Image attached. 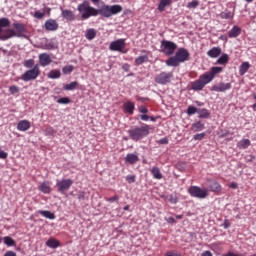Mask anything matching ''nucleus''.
Returning a JSON list of instances; mask_svg holds the SVG:
<instances>
[{
  "instance_id": "24",
  "label": "nucleus",
  "mask_w": 256,
  "mask_h": 256,
  "mask_svg": "<svg viewBox=\"0 0 256 256\" xmlns=\"http://www.w3.org/2000/svg\"><path fill=\"white\" fill-rule=\"evenodd\" d=\"M85 37L88 41H93L97 37V30L95 28H89L85 32Z\"/></svg>"
},
{
  "instance_id": "58",
  "label": "nucleus",
  "mask_w": 256,
  "mask_h": 256,
  "mask_svg": "<svg viewBox=\"0 0 256 256\" xmlns=\"http://www.w3.org/2000/svg\"><path fill=\"white\" fill-rule=\"evenodd\" d=\"M165 256H181V254L177 252H167Z\"/></svg>"
},
{
  "instance_id": "54",
  "label": "nucleus",
  "mask_w": 256,
  "mask_h": 256,
  "mask_svg": "<svg viewBox=\"0 0 256 256\" xmlns=\"http://www.w3.org/2000/svg\"><path fill=\"white\" fill-rule=\"evenodd\" d=\"M108 203H115V201H119V196H113L107 199Z\"/></svg>"
},
{
  "instance_id": "49",
  "label": "nucleus",
  "mask_w": 256,
  "mask_h": 256,
  "mask_svg": "<svg viewBox=\"0 0 256 256\" xmlns=\"http://www.w3.org/2000/svg\"><path fill=\"white\" fill-rule=\"evenodd\" d=\"M193 139L194 141H201L205 139V132L194 135Z\"/></svg>"
},
{
  "instance_id": "22",
  "label": "nucleus",
  "mask_w": 256,
  "mask_h": 256,
  "mask_svg": "<svg viewBox=\"0 0 256 256\" xmlns=\"http://www.w3.org/2000/svg\"><path fill=\"white\" fill-rule=\"evenodd\" d=\"M60 245L61 243L59 242V240L55 238H49L46 241V247H49L50 249H57V247H59Z\"/></svg>"
},
{
  "instance_id": "28",
  "label": "nucleus",
  "mask_w": 256,
  "mask_h": 256,
  "mask_svg": "<svg viewBox=\"0 0 256 256\" xmlns=\"http://www.w3.org/2000/svg\"><path fill=\"white\" fill-rule=\"evenodd\" d=\"M204 88H205V85L200 80V78L192 83L193 91H203Z\"/></svg>"
},
{
  "instance_id": "13",
  "label": "nucleus",
  "mask_w": 256,
  "mask_h": 256,
  "mask_svg": "<svg viewBox=\"0 0 256 256\" xmlns=\"http://www.w3.org/2000/svg\"><path fill=\"white\" fill-rule=\"evenodd\" d=\"M38 59L41 67H47L53 63V58L48 53L39 54Z\"/></svg>"
},
{
  "instance_id": "20",
  "label": "nucleus",
  "mask_w": 256,
  "mask_h": 256,
  "mask_svg": "<svg viewBox=\"0 0 256 256\" xmlns=\"http://www.w3.org/2000/svg\"><path fill=\"white\" fill-rule=\"evenodd\" d=\"M241 35V28L239 26H233L232 29L228 32V37L230 39H235Z\"/></svg>"
},
{
  "instance_id": "23",
  "label": "nucleus",
  "mask_w": 256,
  "mask_h": 256,
  "mask_svg": "<svg viewBox=\"0 0 256 256\" xmlns=\"http://www.w3.org/2000/svg\"><path fill=\"white\" fill-rule=\"evenodd\" d=\"M199 79L203 82L204 85H209L211 81H213V75H211L209 72H206L202 74Z\"/></svg>"
},
{
  "instance_id": "8",
  "label": "nucleus",
  "mask_w": 256,
  "mask_h": 256,
  "mask_svg": "<svg viewBox=\"0 0 256 256\" xmlns=\"http://www.w3.org/2000/svg\"><path fill=\"white\" fill-rule=\"evenodd\" d=\"M41 73V70L39 69V65H35L30 70H27L24 74H22L21 79L22 81L28 82V81H35L39 77V74Z\"/></svg>"
},
{
  "instance_id": "33",
  "label": "nucleus",
  "mask_w": 256,
  "mask_h": 256,
  "mask_svg": "<svg viewBox=\"0 0 256 256\" xmlns=\"http://www.w3.org/2000/svg\"><path fill=\"white\" fill-rule=\"evenodd\" d=\"M218 65H227L229 63V55L227 54H222L221 57L218 58L216 61Z\"/></svg>"
},
{
  "instance_id": "51",
  "label": "nucleus",
  "mask_w": 256,
  "mask_h": 256,
  "mask_svg": "<svg viewBox=\"0 0 256 256\" xmlns=\"http://www.w3.org/2000/svg\"><path fill=\"white\" fill-rule=\"evenodd\" d=\"M139 113H143L145 115L146 113H149V110L145 106H140L138 108Z\"/></svg>"
},
{
  "instance_id": "35",
  "label": "nucleus",
  "mask_w": 256,
  "mask_h": 256,
  "mask_svg": "<svg viewBox=\"0 0 256 256\" xmlns=\"http://www.w3.org/2000/svg\"><path fill=\"white\" fill-rule=\"evenodd\" d=\"M192 129L194 132L203 131V129H205V124H203L201 121H198L192 124Z\"/></svg>"
},
{
  "instance_id": "45",
  "label": "nucleus",
  "mask_w": 256,
  "mask_h": 256,
  "mask_svg": "<svg viewBox=\"0 0 256 256\" xmlns=\"http://www.w3.org/2000/svg\"><path fill=\"white\" fill-rule=\"evenodd\" d=\"M45 49H46L47 51H51V50H53V49H57V45L55 44V42L49 41V42H46V43H45Z\"/></svg>"
},
{
  "instance_id": "11",
  "label": "nucleus",
  "mask_w": 256,
  "mask_h": 256,
  "mask_svg": "<svg viewBox=\"0 0 256 256\" xmlns=\"http://www.w3.org/2000/svg\"><path fill=\"white\" fill-rule=\"evenodd\" d=\"M71 185H73V180L71 179L57 180L56 183V186L58 187V192L62 193V195H64L65 191H69Z\"/></svg>"
},
{
  "instance_id": "46",
  "label": "nucleus",
  "mask_w": 256,
  "mask_h": 256,
  "mask_svg": "<svg viewBox=\"0 0 256 256\" xmlns=\"http://www.w3.org/2000/svg\"><path fill=\"white\" fill-rule=\"evenodd\" d=\"M195 113H199V109H197L195 106H188L187 108V115H195Z\"/></svg>"
},
{
  "instance_id": "56",
  "label": "nucleus",
  "mask_w": 256,
  "mask_h": 256,
  "mask_svg": "<svg viewBox=\"0 0 256 256\" xmlns=\"http://www.w3.org/2000/svg\"><path fill=\"white\" fill-rule=\"evenodd\" d=\"M140 119H141V121H149L150 116L147 114H142V115H140Z\"/></svg>"
},
{
  "instance_id": "47",
  "label": "nucleus",
  "mask_w": 256,
  "mask_h": 256,
  "mask_svg": "<svg viewBox=\"0 0 256 256\" xmlns=\"http://www.w3.org/2000/svg\"><path fill=\"white\" fill-rule=\"evenodd\" d=\"M57 103H59L60 105H69V103H71V99H69L68 97H62L57 100Z\"/></svg>"
},
{
  "instance_id": "17",
  "label": "nucleus",
  "mask_w": 256,
  "mask_h": 256,
  "mask_svg": "<svg viewBox=\"0 0 256 256\" xmlns=\"http://www.w3.org/2000/svg\"><path fill=\"white\" fill-rule=\"evenodd\" d=\"M31 129V122L29 120H20L17 124L18 131H29Z\"/></svg>"
},
{
  "instance_id": "63",
  "label": "nucleus",
  "mask_w": 256,
  "mask_h": 256,
  "mask_svg": "<svg viewBox=\"0 0 256 256\" xmlns=\"http://www.w3.org/2000/svg\"><path fill=\"white\" fill-rule=\"evenodd\" d=\"M219 39H221L222 41H227V36L221 35V36L219 37Z\"/></svg>"
},
{
  "instance_id": "4",
  "label": "nucleus",
  "mask_w": 256,
  "mask_h": 256,
  "mask_svg": "<svg viewBox=\"0 0 256 256\" xmlns=\"http://www.w3.org/2000/svg\"><path fill=\"white\" fill-rule=\"evenodd\" d=\"M99 15L102 17H106L109 19V17H113V15H119L121 11H123V6L116 4V5H102L99 9Z\"/></svg>"
},
{
  "instance_id": "6",
  "label": "nucleus",
  "mask_w": 256,
  "mask_h": 256,
  "mask_svg": "<svg viewBox=\"0 0 256 256\" xmlns=\"http://www.w3.org/2000/svg\"><path fill=\"white\" fill-rule=\"evenodd\" d=\"M188 193L191 197H196V199H206V197H209V189L199 186H191L188 189Z\"/></svg>"
},
{
  "instance_id": "5",
  "label": "nucleus",
  "mask_w": 256,
  "mask_h": 256,
  "mask_svg": "<svg viewBox=\"0 0 256 256\" xmlns=\"http://www.w3.org/2000/svg\"><path fill=\"white\" fill-rule=\"evenodd\" d=\"M13 27L14 29H7V35L3 36L2 39H6V41H8V39H13V37H24L25 25L21 23H14Z\"/></svg>"
},
{
  "instance_id": "18",
  "label": "nucleus",
  "mask_w": 256,
  "mask_h": 256,
  "mask_svg": "<svg viewBox=\"0 0 256 256\" xmlns=\"http://www.w3.org/2000/svg\"><path fill=\"white\" fill-rule=\"evenodd\" d=\"M209 189L212 193H221V191H223V187L217 180H214L209 184Z\"/></svg>"
},
{
  "instance_id": "21",
  "label": "nucleus",
  "mask_w": 256,
  "mask_h": 256,
  "mask_svg": "<svg viewBox=\"0 0 256 256\" xmlns=\"http://www.w3.org/2000/svg\"><path fill=\"white\" fill-rule=\"evenodd\" d=\"M208 57H211V59H217L219 55H221V48L219 47H213L207 52Z\"/></svg>"
},
{
  "instance_id": "16",
  "label": "nucleus",
  "mask_w": 256,
  "mask_h": 256,
  "mask_svg": "<svg viewBox=\"0 0 256 256\" xmlns=\"http://www.w3.org/2000/svg\"><path fill=\"white\" fill-rule=\"evenodd\" d=\"M44 27L46 31H57V29H59V24L56 20L49 19L48 21L45 22Z\"/></svg>"
},
{
  "instance_id": "15",
  "label": "nucleus",
  "mask_w": 256,
  "mask_h": 256,
  "mask_svg": "<svg viewBox=\"0 0 256 256\" xmlns=\"http://www.w3.org/2000/svg\"><path fill=\"white\" fill-rule=\"evenodd\" d=\"M60 10L63 19H65L66 21H75V13H73V11L63 8H60Z\"/></svg>"
},
{
  "instance_id": "62",
  "label": "nucleus",
  "mask_w": 256,
  "mask_h": 256,
  "mask_svg": "<svg viewBox=\"0 0 256 256\" xmlns=\"http://www.w3.org/2000/svg\"><path fill=\"white\" fill-rule=\"evenodd\" d=\"M230 187H231V189H237V183L232 182V183L230 184Z\"/></svg>"
},
{
  "instance_id": "36",
  "label": "nucleus",
  "mask_w": 256,
  "mask_h": 256,
  "mask_svg": "<svg viewBox=\"0 0 256 256\" xmlns=\"http://www.w3.org/2000/svg\"><path fill=\"white\" fill-rule=\"evenodd\" d=\"M222 71L223 68L216 66L212 67L208 73H210V75H212V78L215 79V75H219V73H222Z\"/></svg>"
},
{
  "instance_id": "39",
  "label": "nucleus",
  "mask_w": 256,
  "mask_h": 256,
  "mask_svg": "<svg viewBox=\"0 0 256 256\" xmlns=\"http://www.w3.org/2000/svg\"><path fill=\"white\" fill-rule=\"evenodd\" d=\"M77 85H79V83L77 81H74L69 84H66L64 86V89L65 91H74V89H77Z\"/></svg>"
},
{
  "instance_id": "25",
  "label": "nucleus",
  "mask_w": 256,
  "mask_h": 256,
  "mask_svg": "<svg viewBox=\"0 0 256 256\" xmlns=\"http://www.w3.org/2000/svg\"><path fill=\"white\" fill-rule=\"evenodd\" d=\"M124 111L129 115H133V112L135 111V103L131 101L124 103Z\"/></svg>"
},
{
  "instance_id": "26",
  "label": "nucleus",
  "mask_w": 256,
  "mask_h": 256,
  "mask_svg": "<svg viewBox=\"0 0 256 256\" xmlns=\"http://www.w3.org/2000/svg\"><path fill=\"white\" fill-rule=\"evenodd\" d=\"M250 68H251V64H249V62H243L239 66V75L243 77V75H245V73H247V71H249Z\"/></svg>"
},
{
  "instance_id": "52",
  "label": "nucleus",
  "mask_w": 256,
  "mask_h": 256,
  "mask_svg": "<svg viewBox=\"0 0 256 256\" xmlns=\"http://www.w3.org/2000/svg\"><path fill=\"white\" fill-rule=\"evenodd\" d=\"M126 181H128V183H135V176L134 175L126 176Z\"/></svg>"
},
{
  "instance_id": "40",
  "label": "nucleus",
  "mask_w": 256,
  "mask_h": 256,
  "mask_svg": "<svg viewBox=\"0 0 256 256\" xmlns=\"http://www.w3.org/2000/svg\"><path fill=\"white\" fill-rule=\"evenodd\" d=\"M23 66L26 67V69H33L35 67V60L28 59L23 62Z\"/></svg>"
},
{
  "instance_id": "44",
  "label": "nucleus",
  "mask_w": 256,
  "mask_h": 256,
  "mask_svg": "<svg viewBox=\"0 0 256 256\" xmlns=\"http://www.w3.org/2000/svg\"><path fill=\"white\" fill-rule=\"evenodd\" d=\"M187 9H197L199 7V1L198 0H192L191 2L187 3Z\"/></svg>"
},
{
  "instance_id": "30",
  "label": "nucleus",
  "mask_w": 256,
  "mask_h": 256,
  "mask_svg": "<svg viewBox=\"0 0 256 256\" xmlns=\"http://www.w3.org/2000/svg\"><path fill=\"white\" fill-rule=\"evenodd\" d=\"M38 213L40 215H42V217H45L46 219H50V220H53L55 219V214H53L51 211L49 210H40L38 211Z\"/></svg>"
},
{
  "instance_id": "1",
  "label": "nucleus",
  "mask_w": 256,
  "mask_h": 256,
  "mask_svg": "<svg viewBox=\"0 0 256 256\" xmlns=\"http://www.w3.org/2000/svg\"><path fill=\"white\" fill-rule=\"evenodd\" d=\"M189 51L185 48H179L174 56L166 60L167 67H179L181 63L189 61Z\"/></svg>"
},
{
  "instance_id": "34",
  "label": "nucleus",
  "mask_w": 256,
  "mask_h": 256,
  "mask_svg": "<svg viewBox=\"0 0 256 256\" xmlns=\"http://www.w3.org/2000/svg\"><path fill=\"white\" fill-rule=\"evenodd\" d=\"M61 77V71L54 69L48 73V79H59Z\"/></svg>"
},
{
  "instance_id": "59",
  "label": "nucleus",
  "mask_w": 256,
  "mask_h": 256,
  "mask_svg": "<svg viewBox=\"0 0 256 256\" xmlns=\"http://www.w3.org/2000/svg\"><path fill=\"white\" fill-rule=\"evenodd\" d=\"M202 256H213V253H211V251L207 250L202 253Z\"/></svg>"
},
{
  "instance_id": "43",
  "label": "nucleus",
  "mask_w": 256,
  "mask_h": 256,
  "mask_svg": "<svg viewBox=\"0 0 256 256\" xmlns=\"http://www.w3.org/2000/svg\"><path fill=\"white\" fill-rule=\"evenodd\" d=\"M4 243L7 245V247H15V240L9 236L4 237Z\"/></svg>"
},
{
  "instance_id": "14",
  "label": "nucleus",
  "mask_w": 256,
  "mask_h": 256,
  "mask_svg": "<svg viewBox=\"0 0 256 256\" xmlns=\"http://www.w3.org/2000/svg\"><path fill=\"white\" fill-rule=\"evenodd\" d=\"M229 89H231V83H218L212 87V91H216L217 93H223L229 91Z\"/></svg>"
},
{
  "instance_id": "53",
  "label": "nucleus",
  "mask_w": 256,
  "mask_h": 256,
  "mask_svg": "<svg viewBox=\"0 0 256 256\" xmlns=\"http://www.w3.org/2000/svg\"><path fill=\"white\" fill-rule=\"evenodd\" d=\"M159 145H167V143H169V139L167 138H161L160 140H158Z\"/></svg>"
},
{
  "instance_id": "7",
  "label": "nucleus",
  "mask_w": 256,
  "mask_h": 256,
  "mask_svg": "<svg viewBox=\"0 0 256 256\" xmlns=\"http://www.w3.org/2000/svg\"><path fill=\"white\" fill-rule=\"evenodd\" d=\"M161 51L166 55L167 57H171L175 51H177V45L175 42H171L169 40H163L161 41Z\"/></svg>"
},
{
  "instance_id": "19",
  "label": "nucleus",
  "mask_w": 256,
  "mask_h": 256,
  "mask_svg": "<svg viewBox=\"0 0 256 256\" xmlns=\"http://www.w3.org/2000/svg\"><path fill=\"white\" fill-rule=\"evenodd\" d=\"M137 161H139V155L137 154L129 153L125 157V163H129V165H135Z\"/></svg>"
},
{
  "instance_id": "2",
  "label": "nucleus",
  "mask_w": 256,
  "mask_h": 256,
  "mask_svg": "<svg viewBox=\"0 0 256 256\" xmlns=\"http://www.w3.org/2000/svg\"><path fill=\"white\" fill-rule=\"evenodd\" d=\"M149 131H151V127L147 124H142L141 127L134 126L130 128L128 135L132 141H141V139H145L149 135Z\"/></svg>"
},
{
  "instance_id": "3",
  "label": "nucleus",
  "mask_w": 256,
  "mask_h": 256,
  "mask_svg": "<svg viewBox=\"0 0 256 256\" xmlns=\"http://www.w3.org/2000/svg\"><path fill=\"white\" fill-rule=\"evenodd\" d=\"M77 10L79 11L81 19L83 20H87L90 17H97V15H99V9L89 5V1L87 0H84L81 4H79Z\"/></svg>"
},
{
  "instance_id": "60",
  "label": "nucleus",
  "mask_w": 256,
  "mask_h": 256,
  "mask_svg": "<svg viewBox=\"0 0 256 256\" xmlns=\"http://www.w3.org/2000/svg\"><path fill=\"white\" fill-rule=\"evenodd\" d=\"M78 199H85V192H80L79 194H78Z\"/></svg>"
},
{
  "instance_id": "29",
  "label": "nucleus",
  "mask_w": 256,
  "mask_h": 256,
  "mask_svg": "<svg viewBox=\"0 0 256 256\" xmlns=\"http://www.w3.org/2000/svg\"><path fill=\"white\" fill-rule=\"evenodd\" d=\"M151 174L153 175L154 179H163V174L161 173V170L159 169V167H153L151 169Z\"/></svg>"
},
{
  "instance_id": "41",
  "label": "nucleus",
  "mask_w": 256,
  "mask_h": 256,
  "mask_svg": "<svg viewBox=\"0 0 256 256\" xmlns=\"http://www.w3.org/2000/svg\"><path fill=\"white\" fill-rule=\"evenodd\" d=\"M221 19H233V12L225 10L220 14Z\"/></svg>"
},
{
  "instance_id": "61",
  "label": "nucleus",
  "mask_w": 256,
  "mask_h": 256,
  "mask_svg": "<svg viewBox=\"0 0 256 256\" xmlns=\"http://www.w3.org/2000/svg\"><path fill=\"white\" fill-rule=\"evenodd\" d=\"M167 223H175V218H173V217H169L168 219H167Z\"/></svg>"
},
{
  "instance_id": "48",
  "label": "nucleus",
  "mask_w": 256,
  "mask_h": 256,
  "mask_svg": "<svg viewBox=\"0 0 256 256\" xmlns=\"http://www.w3.org/2000/svg\"><path fill=\"white\" fill-rule=\"evenodd\" d=\"M9 91L11 95H17L19 93V88L16 85L10 86Z\"/></svg>"
},
{
  "instance_id": "31",
  "label": "nucleus",
  "mask_w": 256,
  "mask_h": 256,
  "mask_svg": "<svg viewBox=\"0 0 256 256\" xmlns=\"http://www.w3.org/2000/svg\"><path fill=\"white\" fill-rule=\"evenodd\" d=\"M171 3H172L171 0H160V3L158 5V11L162 13V11H165V8L169 7Z\"/></svg>"
},
{
  "instance_id": "10",
  "label": "nucleus",
  "mask_w": 256,
  "mask_h": 256,
  "mask_svg": "<svg viewBox=\"0 0 256 256\" xmlns=\"http://www.w3.org/2000/svg\"><path fill=\"white\" fill-rule=\"evenodd\" d=\"M173 79V72H161L155 77V83L158 85H167Z\"/></svg>"
},
{
  "instance_id": "27",
  "label": "nucleus",
  "mask_w": 256,
  "mask_h": 256,
  "mask_svg": "<svg viewBox=\"0 0 256 256\" xmlns=\"http://www.w3.org/2000/svg\"><path fill=\"white\" fill-rule=\"evenodd\" d=\"M251 146V140L242 139L237 143L238 149H248Z\"/></svg>"
},
{
  "instance_id": "9",
  "label": "nucleus",
  "mask_w": 256,
  "mask_h": 256,
  "mask_svg": "<svg viewBox=\"0 0 256 256\" xmlns=\"http://www.w3.org/2000/svg\"><path fill=\"white\" fill-rule=\"evenodd\" d=\"M126 47L125 39L120 38L110 43V51H118V53H127V50H124Z\"/></svg>"
},
{
  "instance_id": "57",
  "label": "nucleus",
  "mask_w": 256,
  "mask_h": 256,
  "mask_svg": "<svg viewBox=\"0 0 256 256\" xmlns=\"http://www.w3.org/2000/svg\"><path fill=\"white\" fill-rule=\"evenodd\" d=\"M223 227L224 229H229L231 227L229 220H224Z\"/></svg>"
},
{
  "instance_id": "37",
  "label": "nucleus",
  "mask_w": 256,
  "mask_h": 256,
  "mask_svg": "<svg viewBox=\"0 0 256 256\" xmlns=\"http://www.w3.org/2000/svg\"><path fill=\"white\" fill-rule=\"evenodd\" d=\"M39 190L42 192V193H51V186H49V184L47 183H42L40 186H39Z\"/></svg>"
},
{
  "instance_id": "32",
  "label": "nucleus",
  "mask_w": 256,
  "mask_h": 256,
  "mask_svg": "<svg viewBox=\"0 0 256 256\" xmlns=\"http://www.w3.org/2000/svg\"><path fill=\"white\" fill-rule=\"evenodd\" d=\"M211 113H209V110L205 108L198 109V117L199 119H207Z\"/></svg>"
},
{
  "instance_id": "12",
  "label": "nucleus",
  "mask_w": 256,
  "mask_h": 256,
  "mask_svg": "<svg viewBox=\"0 0 256 256\" xmlns=\"http://www.w3.org/2000/svg\"><path fill=\"white\" fill-rule=\"evenodd\" d=\"M9 25H11L9 18L0 19V41H7V39L3 38L7 37V29L3 30V27H9Z\"/></svg>"
},
{
  "instance_id": "50",
  "label": "nucleus",
  "mask_w": 256,
  "mask_h": 256,
  "mask_svg": "<svg viewBox=\"0 0 256 256\" xmlns=\"http://www.w3.org/2000/svg\"><path fill=\"white\" fill-rule=\"evenodd\" d=\"M34 17H35V19H43V17H45V12L35 11Z\"/></svg>"
},
{
  "instance_id": "38",
  "label": "nucleus",
  "mask_w": 256,
  "mask_h": 256,
  "mask_svg": "<svg viewBox=\"0 0 256 256\" xmlns=\"http://www.w3.org/2000/svg\"><path fill=\"white\" fill-rule=\"evenodd\" d=\"M149 61V57L147 55L139 56L135 59L136 65H143V63H147Z\"/></svg>"
},
{
  "instance_id": "55",
  "label": "nucleus",
  "mask_w": 256,
  "mask_h": 256,
  "mask_svg": "<svg viewBox=\"0 0 256 256\" xmlns=\"http://www.w3.org/2000/svg\"><path fill=\"white\" fill-rule=\"evenodd\" d=\"M7 157H8L7 152L1 150L0 148V159H7Z\"/></svg>"
},
{
  "instance_id": "64",
  "label": "nucleus",
  "mask_w": 256,
  "mask_h": 256,
  "mask_svg": "<svg viewBox=\"0 0 256 256\" xmlns=\"http://www.w3.org/2000/svg\"><path fill=\"white\" fill-rule=\"evenodd\" d=\"M252 109L256 111V102L252 105Z\"/></svg>"
},
{
  "instance_id": "42",
  "label": "nucleus",
  "mask_w": 256,
  "mask_h": 256,
  "mask_svg": "<svg viewBox=\"0 0 256 256\" xmlns=\"http://www.w3.org/2000/svg\"><path fill=\"white\" fill-rule=\"evenodd\" d=\"M73 69H75L73 65L64 66L62 68V72L64 75H71V73H73Z\"/></svg>"
}]
</instances>
